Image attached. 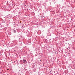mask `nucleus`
Instances as JSON below:
<instances>
[{"mask_svg": "<svg viewBox=\"0 0 75 75\" xmlns=\"http://www.w3.org/2000/svg\"><path fill=\"white\" fill-rule=\"evenodd\" d=\"M23 63H24V62H26V60H23Z\"/></svg>", "mask_w": 75, "mask_h": 75, "instance_id": "nucleus-1", "label": "nucleus"}, {"mask_svg": "<svg viewBox=\"0 0 75 75\" xmlns=\"http://www.w3.org/2000/svg\"><path fill=\"white\" fill-rule=\"evenodd\" d=\"M21 22H20V23H21Z\"/></svg>", "mask_w": 75, "mask_h": 75, "instance_id": "nucleus-2", "label": "nucleus"}]
</instances>
